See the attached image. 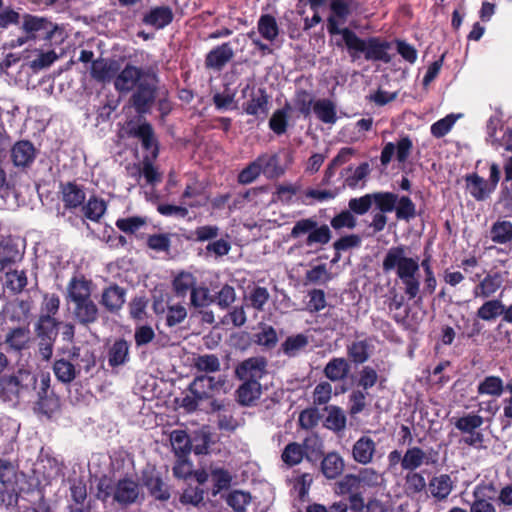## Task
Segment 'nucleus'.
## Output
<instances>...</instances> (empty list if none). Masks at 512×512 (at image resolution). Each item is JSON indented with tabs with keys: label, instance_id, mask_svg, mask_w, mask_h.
<instances>
[{
	"label": "nucleus",
	"instance_id": "nucleus-1",
	"mask_svg": "<svg viewBox=\"0 0 512 512\" xmlns=\"http://www.w3.org/2000/svg\"><path fill=\"white\" fill-rule=\"evenodd\" d=\"M332 15L327 19V30L330 35H341L342 41L347 49L348 55L352 61L363 57L366 61L390 63L392 58L388 51L391 43L382 40L380 37L371 36L367 38L359 37L353 30L345 27L339 28V18L345 22L350 15V6L344 0H332L330 3Z\"/></svg>",
	"mask_w": 512,
	"mask_h": 512
},
{
	"label": "nucleus",
	"instance_id": "nucleus-2",
	"mask_svg": "<svg viewBox=\"0 0 512 512\" xmlns=\"http://www.w3.org/2000/svg\"><path fill=\"white\" fill-rule=\"evenodd\" d=\"M92 280L84 275L73 276L66 287L65 301L71 305V314L75 323L89 327L98 322L100 309L92 298Z\"/></svg>",
	"mask_w": 512,
	"mask_h": 512
},
{
	"label": "nucleus",
	"instance_id": "nucleus-3",
	"mask_svg": "<svg viewBox=\"0 0 512 512\" xmlns=\"http://www.w3.org/2000/svg\"><path fill=\"white\" fill-rule=\"evenodd\" d=\"M383 271L388 273L395 271L397 277L405 286V294L409 299H414L419 293V281L416 274L419 271L418 258L406 256L403 245L391 247L382 262Z\"/></svg>",
	"mask_w": 512,
	"mask_h": 512
},
{
	"label": "nucleus",
	"instance_id": "nucleus-4",
	"mask_svg": "<svg viewBox=\"0 0 512 512\" xmlns=\"http://www.w3.org/2000/svg\"><path fill=\"white\" fill-rule=\"evenodd\" d=\"M37 380L36 374L24 368L0 375V401L18 405L36 389Z\"/></svg>",
	"mask_w": 512,
	"mask_h": 512
},
{
	"label": "nucleus",
	"instance_id": "nucleus-5",
	"mask_svg": "<svg viewBox=\"0 0 512 512\" xmlns=\"http://www.w3.org/2000/svg\"><path fill=\"white\" fill-rule=\"evenodd\" d=\"M323 446V440L312 433L302 443L289 442L282 450L281 460L288 468L299 465L304 459L314 465L323 456Z\"/></svg>",
	"mask_w": 512,
	"mask_h": 512
},
{
	"label": "nucleus",
	"instance_id": "nucleus-6",
	"mask_svg": "<svg viewBox=\"0 0 512 512\" xmlns=\"http://www.w3.org/2000/svg\"><path fill=\"white\" fill-rule=\"evenodd\" d=\"M158 77L154 72V77H147L134 88L130 103L138 114H146L154 105L157 96Z\"/></svg>",
	"mask_w": 512,
	"mask_h": 512
},
{
	"label": "nucleus",
	"instance_id": "nucleus-7",
	"mask_svg": "<svg viewBox=\"0 0 512 512\" xmlns=\"http://www.w3.org/2000/svg\"><path fill=\"white\" fill-rule=\"evenodd\" d=\"M57 27L45 17L25 14L23 17V30L26 33L25 39L19 38V45L31 39L50 41Z\"/></svg>",
	"mask_w": 512,
	"mask_h": 512
},
{
	"label": "nucleus",
	"instance_id": "nucleus-8",
	"mask_svg": "<svg viewBox=\"0 0 512 512\" xmlns=\"http://www.w3.org/2000/svg\"><path fill=\"white\" fill-rule=\"evenodd\" d=\"M154 77L152 68L143 69L130 63H127L124 68L116 74L114 79V88L121 94H127L134 90L144 78Z\"/></svg>",
	"mask_w": 512,
	"mask_h": 512
},
{
	"label": "nucleus",
	"instance_id": "nucleus-9",
	"mask_svg": "<svg viewBox=\"0 0 512 512\" xmlns=\"http://www.w3.org/2000/svg\"><path fill=\"white\" fill-rule=\"evenodd\" d=\"M50 382L49 374L41 375L37 400L35 402L37 410L48 417L59 411L61 407L60 398L51 388Z\"/></svg>",
	"mask_w": 512,
	"mask_h": 512
},
{
	"label": "nucleus",
	"instance_id": "nucleus-10",
	"mask_svg": "<svg viewBox=\"0 0 512 512\" xmlns=\"http://www.w3.org/2000/svg\"><path fill=\"white\" fill-rule=\"evenodd\" d=\"M483 418L480 415L468 413L455 422V426L463 433V441L470 446H481L483 434L479 430L483 425Z\"/></svg>",
	"mask_w": 512,
	"mask_h": 512
},
{
	"label": "nucleus",
	"instance_id": "nucleus-11",
	"mask_svg": "<svg viewBox=\"0 0 512 512\" xmlns=\"http://www.w3.org/2000/svg\"><path fill=\"white\" fill-rule=\"evenodd\" d=\"M249 90H252V93L250 99L243 104V111L263 121L269 112V95L264 88L254 91V86L246 84L241 90L242 96L245 97Z\"/></svg>",
	"mask_w": 512,
	"mask_h": 512
},
{
	"label": "nucleus",
	"instance_id": "nucleus-12",
	"mask_svg": "<svg viewBox=\"0 0 512 512\" xmlns=\"http://www.w3.org/2000/svg\"><path fill=\"white\" fill-rule=\"evenodd\" d=\"M267 360L262 356H254L241 361L235 368V376L239 380L260 382L266 373Z\"/></svg>",
	"mask_w": 512,
	"mask_h": 512
},
{
	"label": "nucleus",
	"instance_id": "nucleus-13",
	"mask_svg": "<svg viewBox=\"0 0 512 512\" xmlns=\"http://www.w3.org/2000/svg\"><path fill=\"white\" fill-rule=\"evenodd\" d=\"M59 193L63 206L68 211L81 208L86 201L85 188L76 181L60 182Z\"/></svg>",
	"mask_w": 512,
	"mask_h": 512
},
{
	"label": "nucleus",
	"instance_id": "nucleus-14",
	"mask_svg": "<svg viewBox=\"0 0 512 512\" xmlns=\"http://www.w3.org/2000/svg\"><path fill=\"white\" fill-rule=\"evenodd\" d=\"M128 134L129 136L140 140L142 148L151 153L152 159H156L158 157V139L155 135L153 126L149 122L144 121L135 127L129 128Z\"/></svg>",
	"mask_w": 512,
	"mask_h": 512
},
{
	"label": "nucleus",
	"instance_id": "nucleus-15",
	"mask_svg": "<svg viewBox=\"0 0 512 512\" xmlns=\"http://www.w3.org/2000/svg\"><path fill=\"white\" fill-rule=\"evenodd\" d=\"M139 495V484L130 477L119 479L113 491V499L124 506L136 503Z\"/></svg>",
	"mask_w": 512,
	"mask_h": 512
},
{
	"label": "nucleus",
	"instance_id": "nucleus-16",
	"mask_svg": "<svg viewBox=\"0 0 512 512\" xmlns=\"http://www.w3.org/2000/svg\"><path fill=\"white\" fill-rule=\"evenodd\" d=\"M143 485L155 500L166 502L171 497L170 487L163 481L161 475L155 471L143 472Z\"/></svg>",
	"mask_w": 512,
	"mask_h": 512
},
{
	"label": "nucleus",
	"instance_id": "nucleus-17",
	"mask_svg": "<svg viewBox=\"0 0 512 512\" xmlns=\"http://www.w3.org/2000/svg\"><path fill=\"white\" fill-rule=\"evenodd\" d=\"M126 289L118 284L105 287L101 294L100 303L110 313H117L126 301Z\"/></svg>",
	"mask_w": 512,
	"mask_h": 512
},
{
	"label": "nucleus",
	"instance_id": "nucleus-18",
	"mask_svg": "<svg viewBox=\"0 0 512 512\" xmlns=\"http://www.w3.org/2000/svg\"><path fill=\"white\" fill-rule=\"evenodd\" d=\"M234 57V51L229 42L222 43L210 50L205 56V67L216 71L222 70Z\"/></svg>",
	"mask_w": 512,
	"mask_h": 512
},
{
	"label": "nucleus",
	"instance_id": "nucleus-19",
	"mask_svg": "<svg viewBox=\"0 0 512 512\" xmlns=\"http://www.w3.org/2000/svg\"><path fill=\"white\" fill-rule=\"evenodd\" d=\"M225 385L224 377L216 379L209 375L196 376L192 383H190L188 390L191 394L197 395L199 398H209V393L214 390H219Z\"/></svg>",
	"mask_w": 512,
	"mask_h": 512
},
{
	"label": "nucleus",
	"instance_id": "nucleus-20",
	"mask_svg": "<svg viewBox=\"0 0 512 512\" xmlns=\"http://www.w3.org/2000/svg\"><path fill=\"white\" fill-rule=\"evenodd\" d=\"M119 69L120 64L118 61L99 58L92 61L90 74L97 82L109 83L115 79Z\"/></svg>",
	"mask_w": 512,
	"mask_h": 512
},
{
	"label": "nucleus",
	"instance_id": "nucleus-21",
	"mask_svg": "<svg viewBox=\"0 0 512 512\" xmlns=\"http://www.w3.org/2000/svg\"><path fill=\"white\" fill-rule=\"evenodd\" d=\"M35 158L36 149L29 140H20L11 148V160L16 167H29L32 165Z\"/></svg>",
	"mask_w": 512,
	"mask_h": 512
},
{
	"label": "nucleus",
	"instance_id": "nucleus-22",
	"mask_svg": "<svg viewBox=\"0 0 512 512\" xmlns=\"http://www.w3.org/2000/svg\"><path fill=\"white\" fill-rule=\"evenodd\" d=\"M174 14L169 6H156L152 7L147 13L144 14L142 22L145 25L151 26L156 30H160L170 25L173 21Z\"/></svg>",
	"mask_w": 512,
	"mask_h": 512
},
{
	"label": "nucleus",
	"instance_id": "nucleus-23",
	"mask_svg": "<svg viewBox=\"0 0 512 512\" xmlns=\"http://www.w3.org/2000/svg\"><path fill=\"white\" fill-rule=\"evenodd\" d=\"M376 453V443L369 436H361L352 447V458L355 462L367 465L372 462Z\"/></svg>",
	"mask_w": 512,
	"mask_h": 512
},
{
	"label": "nucleus",
	"instance_id": "nucleus-24",
	"mask_svg": "<svg viewBox=\"0 0 512 512\" xmlns=\"http://www.w3.org/2000/svg\"><path fill=\"white\" fill-rule=\"evenodd\" d=\"M320 462V469L326 479L333 480L342 475L345 469V462L342 456L333 451L323 454Z\"/></svg>",
	"mask_w": 512,
	"mask_h": 512
},
{
	"label": "nucleus",
	"instance_id": "nucleus-25",
	"mask_svg": "<svg viewBox=\"0 0 512 512\" xmlns=\"http://www.w3.org/2000/svg\"><path fill=\"white\" fill-rule=\"evenodd\" d=\"M243 383L235 392L236 401L244 407L253 406L261 397L262 387L260 382L242 380Z\"/></svg>",
	"mask_w": 512,
	"mask_h": 512
},
{
	"label": "nucleus",
	"instance_id": "nucleus-26",
	"mask_svg": "<svg viewBox=\"0 0 512 512\" xmlns=\"http://www.w3.org/2000/svg\"><path fill=\"white\" fill-rule=\"evenodd\" d=\"M435 464V460L427 456V453L418 446L410 447L403 455L402 469L405 471H415L422 464Z\"/></svg>",
	"mask_w": 512,
	"mask_h": 512
},
{
	"label": "nucleus",
	"instance_id": "nucleus-27",
	"mask_svg": "<svg viewBox=\"0 0 512 512\" xmlns=\"http://www.w3.org/2000/svg\"><path fill=\"white\" fill-rule=\"evenodd\" d=\"M291 111V104L286 102L282 108L276 109L271 115L268 126L277 136H281L287 132Z\"/></svg>",
	"mask_w": 512,
	"mask_h": 512
},
{
	"label": "nucleus",
	"instance_id": "nucleus-28",
	"mask_svg": "<svg viewBox=\"0 0 512 512\" xmlns=\"http://www.w3.org/2000/svg\"><path fill=\"white\" fill-rule=\"evenodd\" d=\"M503 282V274L499 272L487 274L483 280L475 286L474 294L476 297L488 298L502 286Z\"/></svg>",
	"mask_w": 512,
	"mask_h": 512
},
{
	"label": "nucleus",
	"instance_id": "nucleus-29",
	"mask_svg": "<svg viewBox=\"0 0 512 512\" xmlns=\"http://www.w3.org/2000/svg\"><path fill=\"white\" fill-rule=\"evenodd\" d=\"M309 345V338L303 333L288 336L281 344V352L289 357H297L301 352L305 351Z\"/></svg>",
	"mask_w": 512,
	"mask_h": 512
},
{
	"label": "nucleus",
	"instance_id": "nucleus-30",
	"mask_svg": "<svg viewBox=\"0 0 512 512\" xmlns=\"http://www.w3.org/2000/svg\"><path fill=\"white\" fill-rule=\"evenodd\" d=\"M350 371L348 360L343 357L332 358L325 366L323 373L332 382L344 380Z\"/></svg>",
	"mask_w": 512,
	"mask_h": 512
},
{
	"label": "nucleus",
	"instance_id": "nucleus-31",
	"mask_svg": "<svg viewBox=\"0 0 512 512\" xmlns=\"http://www.w3.org/2000/svg\"><path fill=\"white\" fill-rule=\"evenodd\" d=\"M130 345L127 340L120 338L115 340L108 350V364L115 368L124 365L129 360Z\"/></svg>",
	"mask_w": 512,
	"mask_h": 512
},
{
	"label": "nucleus",
	"instance_id": "nucleus-32",
	"mask_svg": "<svg viewBox=\"0 0 512 512\" xmlns=\"http://www.w3.org/2000/svg\"><path fill=\"white\" fill-rule=\"evenodd\" d=\"M60 322L48 315H40L35 325V333L39 340H55Z\"/></svg>",
	"mask_w": 512,
	"mask_h": 512
},
{
	"label": "nucleus",
	"instance_id": "nucleus-33",
	"mask_svg": "<svg viewBox=\"0 0 512 512\" xmlns=\"http://www.w3.org/2000/svg\"><path fill=\"white\" fill-rule=\"evenodd\" d=\"M261 173L268 179L278 178L283 175L285 170L280 165V159L277 154H261L257 157Z\"/></svg>",
	"mask_w": 512,
	"mask_h": 512
},
{
	"label": "nucleus",
	"instance_id": "nucleus-34",
	"mask_svg": "<svg viewBox=\"0 0 512 512\" xmlns=\"http://www.w3.org/2000/svg\"><path fill=\"white\" fill-rule=\"evenodd\" d=\"M22 259L18 245L11 238L0 242V271Z\"/></svg>",
	"mask_w": 512,
	"mask_h": 512
},
{
	"label": "nucleus",
	"instance_id": "nucleus-35",
	"mask_svg": "<svg viewBox=\"0 0 512 512\" xmlns=\"http://www.w3.org/2000/svg\"><path fill=\"white\" fill-rule=\"evenodd\" d=\"M107 210V203L104 199L91 195L87 202L81 206L83 215L90 221L99 222Z\"/></svg>",
	"mask_w": 512,
	"mask_h": 512
},
{
	"label": "nucleus",
	"instance_id": "nucleus-36",
	"mask_svg": "<svg viewBox=\"0 0 512 512\" xmlns=\"http://www.w3.org/2000/svg\"><path fill=\"white\" fill-rule=\"evenodd\" d=\"M170 442L176 457H188L192 451V440L184 430L172 431Z\"/></svg>",
	"mask_w": 512,
	"mask_h": 512
},
{
	"label": "nucleus",
	"instance_id": "nucleus-37",
	"mask_svg": "<svg viewBox=\"0 0 512 512\" xmlns=\"http://www.w3.org/2000/svg\"><path fill=\"white\" fill-rule=\"evenodd\" d=\"M316 117L326 124H334L337 120L335 104L330 99H318L313 104Z\"/></svg>",
	"mask_w": 512,
	"mask_h": 512
},
{
	"label": "nucleus",
	"instance_id": "nucleus-38",
	"mask_svg": "<svg viewBox=\"0 0 512 512\" xmlns=\"http://www.w3.org/2000/svg\"><path fill=\"white\" fill-rule=\"evenodd\" d=\"M466 182L469 193L477 200H484L494 191L486 180L476 174L467 176Z\"/></svg>",
	"mask_w": 512,
	"mask_h": 512
},
{
	"label": "nucleus",
	"instance_id": "nucleus-39",
	"mask_svg": "<svg viewBox=\"0 0 512 512\" xmlns=\"http://www.w3.org/2000/svg\"><path fill=\"white\" fill-rule=\"evenodd\" d=\"M253 341L266 350L274 349L278 343L276 329L271 325L261 324L260 331L253 336Z\"/></svg>",
	"mask_w": 512,
	"mask_h": 512
},
{
	"label": "nucleus",
	"instance_id": "nucleus-40",
	"mask_svg": "<svg viewBox=\"0 0 512 512\" xmlns=\"http://www.w3.org/2000/svg\"><path fill=\"white\" fill-rule=\"evenodd\" d=\"M53 372L56 378L65 384L71 383L79 373L76 366L64 358L57 359L53 364Z\"/></svg>",
	"mask_w": 512,
	"mask_h": 512
},
{
	"label": "nucleus",
	"instance_id": "nucleus-41",
	"mask_svg": "<svg viewBox=\"0 0 512 512\" xmlns=\"http://www.w3.org/2000/svg\"><path fill=\"white\" fill-rule=\"evenodd\" d=\"M269 298L270 294L266 287L255 286L250 290L249 294L245 296L244 300L248 307H251L258 312H262L264 311Z\"/></svg>",
	"mask_w": 512,
	"mask_h": 512
},
{
	"label": "nucleus",
	"instance_id": "nucleus-42",
	"mask_svg": "<svg viewBox=\"0 0 512 512\" xmlns=\"http://www.w3.org/2000/svg\"><path fill=\"white\" fill-rule=\"evenodd\" d=\"M172 285L178 297H185L196 286V278L192 273L182 271L173 279Z\"/></svg>",
	"mask_w": 512,
	"mask_h": 512
},
{
	"label": "nucleus",
	"instance_id": "nucleus-43",
	"mask_svg": "<svg viewBox=\"0 0 512 512\" xmlns=\"http://www.w3.org/2000/svg\"><path fill=\"white\" fill-rule=\"evenodd\" d=\"M347 355L354 364L365 363L370 357L369 343L367 340L352 342L347 346Z\"/></svg>",
	"mask_w": 512,
	"mask_h": 512
},
{
	"label": "nucleus",
	"instance_id": "nucleus-44",
	"mask_svg": "<svg viewBox=\"0 0 512 512\" xmlns=\"http://www.w3.org/2000/svg\"><path fill=\"white\" fill-rule=\"evenodd\" d=\"M258 31L264 39L274 41L279 35L275 17L270 14L262 15L258 20Z\"/></svg>",
	"mask_w": 512,
	"mask_h": 512
},
{
	"label": "nucleus",
	"instance_id": "nucleus-45",
	"mask_svg": "<svg viewBox=\"0 0 512 512\" xmlns=\"http://www.w3.org/2000/svg\"><path fill=\"white\" fill-rule=\"evenodd\" d=\"M314 102L315 101L311 92L305 89L296 90L294 96V105L299 114L304 118H307L311 115Z\"/></svg>",
	"mask_w": 512,
	"mask_h": 512
},
{
	"label": "nucleus",
	"instance_id": "nucleus-46",
	"mask_svg": "<svg viewBox=\"0 0 512 512\" xmlns=\"http://www.w3.org/2000/svg\"><path fill=\"white\" fill-rule=\"evenodd\" d=\"M369 174L370 166L368 162H363L354 169L351 175L346 176L344 186H348L351 189L363 188Z\"/></svg>",
	"mask_w": 512,
	"mask_h": 512
},
{
	"label": "nucleus",
	"instance_id": "nucleus-47",
	"mask_svg": "<svg viewBox=\"0 0 512 512\" xmlns=\"http://www.w3.org/2000/svg\"><path fill=\"white\" fill-rule=\"evenodd\" d=\"M504 390L503 380L498 376H487L478 384V393L499 397Z\"/></svg>",
	"mask_w": 512,
	"mask_h": 512
},
{
	"label": "nucleus",
	"instance_id": "nucleus-48",
	"mask_svg": "<svg viewBox=\"0 0 512 512\" xmlns=\"http://www.w3.org/2000/svg\"><path fill=\"white\" fill-rule=\"evenodd\" d=\"M211 478L213 481L212 496H217L222 490L230 487L232 477L230 473L224 468L211 469Z\"/></svg>",
	"mask_w": 512,
	"mask_h": 512
},
{
	"label": "nucleus",
	"instance_id": "nucleus-49",
	"mask_svg": "<svg viewBox=\"0 0 512 512\" xmlns=\"http://www.w3.org/2000/svg\"><path fill=\"white\" fill-rule=\"evenodd\" d=\"M373 203L382 213H389L395 209L398 201V195L393 192H375L372 193Z\"/></svg>",
	"mask_w": 512,
	"mask_h": 512
},
{
	"label": "nucleus",
	"instance_id": "nucleus-50",
	"mask_svg": "<svg viewBox=\"0 0 512 512\" xmlns=\"http://www.w3.org/2000/svg\"><path fill=\"white\" fill-rule=\"evenodd\" d=\"M251 500V494L242 490H233L226 497L227 505L235 512H245Z\"/></svg>",
	"mask_w": 512,
	"mask_h": 512
},
{
	"label": "nucleus",
	"instance_id": "nucleus-51",
	"mask_svg": "<svg viewBox=\"0 0 512 512\" xmlns=\"http://www.w3.org/2000/svg\"><path fill=\"white\" fill-rule=\"evenodd\" d=\"M490 238L496 243H507L512 240V223L510 221H498L490 230Z\"/></svg>",
	"mask_w": 512,
	"mask_h": 512
},
{
	"label": "nucleus",
	"instance_id": "nucleus-52",
	"mask_svg": "<svg viewBox=\"0 0 512 512\" xmlns=\"http://www.w3.org/2000/svg\"><path fill=\"white\" fill-rule=\"evenodd\" d=\"M194 367L197 371L205 373H215L220 371L221 364L219 358L214 354L198 355L194 359Z\"/></svg>",
	"mask_w": 512,
	"mask_h": 512
},
{
	"label": "nucleus",
	"instance_id": "nucleus-53",
	"mask_svg": "<svg viewBox=\"0 0 512 512\" xmlns=\"http://www.w3.org/2000/svg\"><path fill=\"white\" fill-rule=\"evenodd\" d=\"M346 420V416L342 409L337 406H333L329 410L325 419V426L334 432H340L345 428Z\"/></svg>",
	"mask_w": 512,
	"mask_h": 512
},
{
	"label": "nucleus",
	"instance_id": "nucleus-54",
	"mask_svg": "<svg viewBox=\"0 0 512 512\" xmlns=\"http://www.w3.org/2000/svg\"><path fill=\"white\" fill-rule=\"evenodd\" d=\"M504 305L499 300H490L485 302L477 311V315L482 320L491 321L503 314Z\"/></svg>",
	"mask_w": 512,
	"mask_h": 512
},
{
	"label": "nucleus",
	"instance_id": "nucleus-55",
	"mask_svg": "<svg viewBox=\"0 0 512 512\" xmlns=\"http://www.w3.org/2000/svg\"><path fill=\"white\" fill-rule=\"evenodd\" d=\"M141 175L145 178L146 183L152 186H156L162 181V174L153 165L152 160L148 156H145L142 161V167L139 170V176Z\"/></svg>",
	"mask_w": 512,
	"mask_h": 512
},
{
	"label": "nucleus",
	"instance_id": "nucleus-56",
	"mask_svg": "<svg viewBox=\"0 0 512 512\" xmlns=\"http://www.w3.org/2000/svg\"><path fill=\"white\" fill-rule=\"evenodd\" d=\"M115 225L120 231L126 234H134L146 225V218L141 216L119 218L116 220Z\"/></svg>",
	"mask_w": 512,
	"mask_h": 512
},
{
	"label": "nucleus",
	"instance_id": "nucleus-57",
	"mask_svg": "<svg viewBox=\"0 0 512 512\" xmlns=\"http://www.w3.org/2000/svg\"><path fill=\"white\" fill-rule=\"evenodd\" d=\"M332 238V233L326 224L316 226L311 233L308 234L305 244L311 246L313 244L325 245L329 243Z\"/></svg>",
	"mask_w": 512,
	"mask_h": 512
},
{
	"label": "nucleus",
	"instance_id": "nucleus-58",
	"mask_svg": "<svg viewBox=\"0 0 512 512\" xmlns=\"http://www.w3.org/2000/svg\"><path fill=\"white\" fill-rule=\"evenodd\" d=\"M305 278L312 284H325L332 279V274L327 270L326 264H319L308 270Z\"/></svg>",
	"mask_w": 512,
	"mask_h": 512
},
{
	"label": "nucleus",
	"instance_id": "nucleus-59",
	"mask_svg": "<svg viewBox=\"0 0 512 512\" xmlns=\"http://www.w3.org/2000/svg\"><path fill=\"white\" fill-rule=\"evenodd\" d=\"M394 210H396L397 218L401 220H410L416 215L415 204L408 196L398 198Z\"/></svg>",
	"mask_w": 512,
	"mask_h": 512
},
{
	"label": "nucleus",
	"instance_id": "nucleus-60",
	"mask_svg": "<svg viewBox=\"0 0 512 512\" xmlns=\"http://www.w3.org/2000/svg\"><path fill=\"white\" fill-rule=\"evenodd\" d=\"M330 225L335 230L342 228L354 229L357 225V220L350 209L343 210L331 219Z\"/></svg>",
	"mask_w": 512,
	"mask_h": 512
},
{
	"label": "nucleus",
	"instance_id": "nucleus-61",
	"mask_svg": "<svg viewBox=\"0 0 512 512\" xmlns=\"http://www.w3.org/2000/svg\"><path fill=\"white\" fill-rule=\"evenodd\" d=\"M372 204V193H369L358 198H351L348 207L353 214L364 215L370 210Z\"/></svg>",
	"mask_w": 512,
	"mask_h": 512
},
{
	"label": "nucleus",
	"instance_id": "nucleus-62",
	"mask_svg": "<svg viewBox=\"0 0 512 512\" xmlns=\"http://www.w3.org/2000/svg\"><path fill=\"white\" fill-rule=\"evenodd\" d=\"M378 381V373L371 366H363L358 374L357 385L362 388V390L367 391L372 388Z\"/></svg>",
	"mask_w": 512,
	"mask_h": 512
},
{
	"label": "nucleus",
	"instance_id": "nucleus-63",
	"mask_svg": "<svg viewBox=\"0 0 512 512\" xmlns=\"http://www.w3.org/2000/svg\"><path fill=\"white\" fill-rule=\"evenodd\" d=\"M7 288L15 293H20L27 285V277L24 271L14 270L6 274Z\"/></svg>",
	"mask_w": 512,
	"mask_h": 512
},
{
	"label": "nucleus",
	"instance_id": "nucleus-64",
	"mask_svg": "<svg viewBox=\"0 0 512 512\" xmlns=\"http://www.w3.org/2000/svg\"><path fill=\"white\" fill-rule=\"evenodd\" d=\"M261 174L260 165L257 158L242 169L237 177L240 184L247 185L254 182Z\"/></svg>",
	"mask_w": 512,
	"mask_h": 512
}]
</instances>
